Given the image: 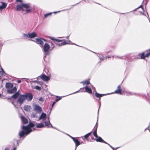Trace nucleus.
<instances>
[{
	"instance_id": "obj_1",
	"label": "nucleus",
	"mask_w": 150,
	"mask_h": 150,
	"mask_svg": "<svg viewBox=\"0 0 150 150\" xmlns=\"http://www.w3.org/2000/svg\"><path fill=\"white\" fill-rule=\"evenodd\" d=\"M43 40L45 42L46 41V39L41 38H36L35 40L34 41L37 44L40 45L41 47H43V49L45 52V57L48 54V51L52 50L54 48L55 45L52 42H47L43 45L44 43Z\"/></svg>"
},
{
	"instance_id": "obj_2",
	"label": "nucleus",
	"mask_w": 150,
	"mask_h": 150,
	"mask_svg": "<svg viewBox=\"0 0 150 150\" xmlns=\"http://www.w3.org/2000/svg\"><path fill=\"white\" fill-rule=\"evenodd\" d=\"M35 126L34 124L30 123L29 124L26 126L22 125L21 128L22 130L20 131L19 133V135L20 138L24 137L29 134L32 131L31 127Z\"/></svg>"
},
{
	"instance_id": "obj_3",
	"label": "nucleus",
	"mask_w": 150,
	"mask_h": 150,
	"mask_svg": "<svg viewBox=\"0 0 150 150\" xmlns=\"http://www.w3.org/2000/svg\"><path fill=\"white\" fill-rule=\"evenodd\" d=\"M40 77L41 78L43 81H47L50 80V78L45 74H42L38 76L37 78V79H38Z\"/></svg>"
},
{
	"instance_id": "obj_4",
	"label": "nucleus",
	"mask_w": 150,
	"mask_h": 150,
	"mask_svg": "<svg viewBox=\"0 0 150 150\" xmlns=\"http://www.w3.org/2000/svg\"><path fill=\"white\" fill-rule=\"evenodd\" d=\"M24 95L25 96V99L28 101L31 100L33 99V96L30 93H27Z\"/></svg>"
},
{
	"instance_id": "obj_5",
	"label": "nucleus",
	"mask_w": 150,
	"mask_h": 150,
	"mask_svg": "<svg viewBox=\"0 0 150 150\" xmlns=\"http://www.w3.org/2000/svg\"><path fill=\"white\" fill-rule=\"evenodd\" d=\"M25 100V99L24 95H21L19 96L18 100V102L19 104L21 105Z\"/></svg>"
},
{
	"instance_id": "obj_6",
	"label": "nucleus",
	"mask_w": 150,
	"mask_h": 150,
	"mask_svg": "<svg viewBox=\"0 0 150 150\" xmlns=\"http://www.w3.org/2000/svg\"><path fill=\"white\" fill-rule=\"evenodd\" d=\"M34 110L37 113H40L41 112L42 108L37 105H35L34 107Z\"/></svg>"
},
{
	"instance_id": "obj_7",
	"label": "nucleus",
	"mask_w": 150,
	"mask_h": 150,
	"mask_svg": "<svg viewBox=\"0 0 150 150\" xmlns=\"http://www.w3.org/2000/svg\"><path fill=\"white\" fill-rule=\"evenodd\" d=\"M121 90L122 89L121 88L120 86L119 85L117 86V89L114 92H113V93H117L120 95H122L123 94L121 92Z\"/></svg>"
},
{
	"instance_id": "obj_8",
	"label": "nucleus",
	"mask_w": 150,
	"mask_h": 150,
	"mask_svg": "<svg viewBox=\"0 0 150 150\" xmlns=\"http://www.w3.org/2000/svg\"><path fill=\"white\" fill-rule=\"evenodd\" d=\"M71 139H73V141L74 142L75 144V150L76 149L77 147L81 144L80 142L79 141L78 139H76L74 137H71Z\"/></svg>"
},
{
	"instance_id": "obj_9",
	"label": "nucleus",
	"mask_w": 150,
	"mask_h": 150,
	"mask_svg": "<svg viewBox=\"0 0 150 150\" xmlns=\"http://www.w3.org/2000/svg\"><path fill=\"white\" fill-rule=\"evenodd\" d=\"M46 114L45 113L43 112L41 114V115L39 117L38 120H37L39 121L40 120L42 119L43 121H44L46 119Z\"/></svg>"
},
{
	"instance_id": "obj_10",
	"label": "nucleus",
	"mask_w": 150,
	"mask_h": 150,
	"mask_svg": "<svg viewBox=\"0 0 150 150\" xmlns=\"http://www.w3.org/2000/svg\"><path fill=\"white\" fill-rule=\"evenodd\" d=\"M109 94H100L99 93H97V92H96L95 93V95L98 98H99V99H98V100H100V98L102 97V96L106 95H107Z\"/></svg>"
},
{
	"instance_id": "obj_11",
	"label": "nucleus",
	"mask_w": 150,
	"mask_h": 150,
	"mask_svg": "<svg viewBox=\"0 0 150 150\" xmlns=\"http://www.w3.org/2000/svg\"><path fill=\"white\" fill-rule=\"evenodd\" d=\"M17 90V88L16 87H14L12 89H9L7 90V92L9 93H13L15 92Z\"/></svg>"
},
{
	"instance_id": "obj_12",
	"label": "nucleus",
	"mask_w": 150,
	"mask_h": 150,
	"mask_svg": "<svg viewBox=\"0 0 150 150\" xmlns=\"http://www.w3.org/2000/svg\"><path fill=\"white\" fill-rule=\"evenodd\" d=\"M85 88L86 90L85 92H87L88 93L90 94H91L92 93V91L91 87H89V86H86L85 87Z\"/></svg>"
},
{
	"instance_id": "obj_13",
	"label": "nucleus",
	"mask_w": 150,
	"mask_h": 150,
	"mask_svg": "<svg viewBox=\"0 0 150 150\" xmlns=\"http://www.w3.org/2000/svg\"><path fill=\"white\" fill-rule=\"evenodd\" d=\"M98 118H97V122L96 123V125L95 126V127H96V129L95 130V131H94V132H93V134L94 135V136L96 137V138H97V137H98V136L97 134V127H98Z\"/></svg>"
},
{
	"instance_id": "obj_14",
	"label": "nucleus",
	"mask_w": 150,
	"mask_h": 150,
	"mask_svg": "<svg viewBox=\"0 0 150 150\" xmlns=\"http://www.w3.org/2000/svg\"><path fill=\"white\" fill-rule=\"evenodd\" d=\"M67 44H72V42L68 40H67L66 41H65L61 43V45H64Z\"/></svg>"
},
{
	"instance_id": "obj_15",
	"label": "nucleus",
	"mask_w": 150,
	"mask_h": 150,
	"mask_svg": "<svg viewBox=\"0 0 150 150\" xmlns=\"http://www.w3.org/2000/svg\"><path fill=\"white\" fill-rule=\"evenodd\" d=\"M49 117H48V121H45V123L46 126H47L49 127H53L52 125L50 123L49 121Z\"/></svg>"
},
{
	"instance_id": "obj_16",
	"label": "nucleus",
	"mask_w": 150,
	"mask_h": 150,
	"mask_svg": "<svg viewBox=\"0 0 150 150\" xmlns=\"http://www.w3.org/2000/svg\"><path fill=\"white\" fill-rule=\"evenodd\" d=\"M95 140H96V141L97 142H101L102 143H104L106 144H107V143L104 141L102 139V138L100 137H98L96 138L95 139Z\"/></svg>"
},
{
	"instance_id": "obj_17",
	"label": "nucleus",
	"mask_w": 150,
	"mask_h": 150,
	"mask_svg": "<svg viewBox=\"0 0 150 150\" xmlns=\"http://www.w3.org/2000/svg\"><path fill=\"white\" fill-rule=\"evenodd\" d=\"M6 88L8 89H10L13 87V85L10 83H7L6 84Z\"/></svg>"
},
{
	"instance_id": "obj_18",
	"label": "nucleus",
	"mask_w": 150,
	"mask_h": 150,
	"mask_svg": "<svg viewBox=\"0 0 150 150\" xmlns=\"http://www.w3.org/2000/svg\"><path fill=\"white\" fill-rule=\"evenodd\" d=\"M21 120L23 123L24 124H26L28 122L27 119L23 116H21Z\"/></svg>"
},
{
	"instance_id": "obj_19",
	"label": "nucleus",
	"mask_w": 150,
	"mask_h": 150,
	"mask_svg": "<svg viewBox=\"0 0 150 150\" xmlns=\"http://www.w3.org/2000/svg\"><path fill=\"white\" fill-rule=\"evenodd\" d=\"M29 38H33L37 36V34L35 32L29 33Z\"/></svg>"
},
{
	"instance_id": "obj_20",
	"label": "nucleus",
	"mask_w": 150,
	"mask_h": 150,
	"mask_svg": "<svg viewBox=\"0 0 150 150\" xmlns=\"http://www.w3.org/2000/svg\"><path fill=\"white\" fill-rule=\"evenodd\" d=\"M30 107L28 105H25L24 106V109L26 111H30Z\"/></svg>"
},
{
	"instance_id": "obj_21",
	"label": "nucleus",
	"mask_w": 150,
	"mask_h": 150,
	"mask_svg": "<svg viewBox=\"0 0 150 150\" xmlns=\"http://www.w3.org/2000/svg\"><path fill=\"white\" fill-rule=\"evenodd\" d=\"M23 6H22V4H21V5H18L16 6L17 10L18 11L23 10Z\"/></svg>"
},
{
	"instance_id": "obj_22",
	"label": "nucleus",
	"mask_w": 150,
	"mask_h": 150,
	"mask_svg": "<svg viewBox=\"0 0 150 150\" xmlns=\"http://www.w3.org/2000/svg\"><path fill=\"white\" fill-rule=\"evenodd\" d=\"M45 127V125L43 124L42 123L37 124L36 126V127L38 128H41Z\"/></svg>"
},
{
	"instance_id": "obj_23",
	"label": "nucleus",
	"mask_w": 150,
	"mask_h": 150,
	"mask_svg": "<svg viewBox=\"0 0 150 150\" xmlns=\"http://www.w3.org/2000/svg\"><path fill=\"white\" fill-rule=\"evenodd\" d=\"M7 4L4 3L2 2V5L0 6V10L2 9L5 8Z\"/></svg>"
},
{
	"instance_id": "obj_24",
	"label": "nucleus",
	"mask_w": 150,
	"mask_h": 150,
	"mask_svg": "<svg viewBox=\"0 0 150 150\" xmlns=\"http://www.w3.org/2000/svg\"><path fill=\"white\" fill-rule=\"evenodd\" d=\"M22 6L23 7L27 9L29 8L30 6L29 4H23Z\"/></svg>"
},
{
	"instance_id": "obj_25",
	"label": "nucleus",
	"mask_w": 150,
	"mask_h": 150,
	"mask_svg": "<svg viewBox=\"0 0 150 150\" xmlns=\"http://www.w3.org/2000/svg\"><path fill=\"white\" fill-rule=\"evenodd\" d=\"M23 37L26 39L29 38V33H28L27 34L23 33Z\"/></svg>"
},
{
	"instance_id": "obj_26",
	"label": "nucleus",
	"mask_w": 150,
	"mask_h": 150,
	"mask_svg": "<svg viewBox=\"0 0 150 150\" xmlns=\"http://www.w3.org/2000/svg\"><path fill=\"white\" fill-rule=\"evenodd\" d=\"M52 13H48L45 14L44 15V18H46L48 16H50L52 14Z\"/></svg>"
},
{
	"instance_id": "obj_27",
	"label": "nucleus",
	"mask_w": 150,
	"mask_h": 150,
	"mask_svg": "<svg viewBox=\"0 0 150 150\" xmlns=\"http://www.w3.org/2000/svg\"><path fill=\"white\" fill-rule=\"evenodd\" d=\"M146 57L145 56V54H144V52H143L141 53V57L140 58L142 59H145V58Z\"/></svg>"
},
{
	"instance_id": "obj_28",
	"label": "nucleus",
	"mask_w": 150,
	"mask_h": 150,
	"mask_svg": "<svg viewBox=\"0 0 150 150\" xmlns=\"http://www.w3.org/2000/svg\"><path fill=\"white\" fill-rule=\"evenodd\" d=\"M146 51H147L148 52L145 54V56L146 57H148L150 55V49L146 50Z\"/></svg>"
},
{
	"instance_id": "obj_29",
	"label": "nucleus",
	"mask_w": 150,
	"mask_h": 150,
	"mask_svg": "<svg viewBox=\"0 0 150 150\" xmlns=\"http://www.w3.org/2000/svg\"><path fill=\"white\" fill-rule=\"evenodd\" d=\"M81 83H83V85H86L90 83V82L88 80H86L85 81L81 82Z\"/></svg>"
},
{
	"instance_id": "obj_30",
	"label": "nucleus",
	"mask_w": 150,
	"mask_h": 150,
	"mask_svg": "<svg viewBox=\"0 0 150 150\" xmlns=\"http://www.w3.org/2000/svg\"><path fill=\"white\" fill-rule=\"evenodd\" d=\"M31 117H37L38 116L37 115L36 113L33 112L31 115Z\"/></svg>"
},
{
	"instance_id": "obj_31",
	"label": "nucleus",
	"mask_w": 150,
	"mask_h": 150,
	"mask_svg": "<svg viewBox=\"0 0 150 150\" xmlns=\"http://www.w3.org/2000/svg\"><path fill=\"white\" fill-rule=\"evenodd\" d=\"M126 94L127 96H129V95H133L134 94L136 95V94L135 93H133L131 92L128 91L126 92Z\"/></svg>"
},
{
	"instance_id": "obj_32",
	"label": "nucleus",
	"mask_w": 150,
	"mask_h": 150,
	"mask_svg": "<svg viewBox=\"0 0 150 150\" xmlns=\"http://www.w3.org/2000/svg\"><path fill=\"white\" fill-rule=\"evenodd\" d=\"M1 74L2 76H4L5 74V73L3 69L2 68L1 69V71H0Z\"/></svg>"
},
{
	"instance_id": "obj_33",
	"label": "nucleus",
	"mask_w": 150,
	"mask_h": 150,
	"mask_svg": "<svg viewBox=\"0 0 150 150\" xmlns=\"http://www.w3.org/2000/svg\"><path fill=\"white\" fill-rule=\"evenodd\" d=\"M19 95H18L17 93H15L12 96V97L15 99Z\"/></svg>"
},
{
	"instance_id": "obj_34",
	"label": "nucleus",
	"mask_w": 150,
	"mask_h": 150,
	"mask_svg": "<svg viewBox=\"0 0 150 150\" xmlns=\"http://www.w3.org/2000/svg\"><path fill=\"white\" fill-rule=\"evenodd\" d=\"M91 132L88 133L84 136V137L85 139H87L88 137L91 135Z\"/></svg>"
},
{
	"instance_id": "obj_35",
	"label": "nucleus",
	"mask_w": 150,
	"mask_h": 150,
	"mask_svg": "<svg viewBox=\"0 0 150 150\" xmlns=\"http://www.w3.org/2000/svg\"><path fill=\"white\" fill-rule=\"evenodd\" d=\"M64 97V96L59 97V98L56 99H55V100L54 101V102H55V103H56V102H58L59 100H60L61 99H62V97Z\"/></svg>"
},
{
	"instance_id": "obj_36",
	"label": "nucleus",
	"mask_w": 150,
	"mask_h": 150,
	"mask_svg": "<svg viewBox=\"0 0 150 150\" xmlns=\"http://www.w3.org/2000/svg\"><path fill=\"white\" fill-rule=\"evenodd\" d=\"M118 58L120 59H126L127 58V56H122V57H119Z\"/></svg>"
},
{
	"instance_id": "obj_37",
	"label": "nucleus",
	"mask_w": 150,
	"mask_h": 150,
	"mask_svg": "<svg viewBox=\"0 0 150 150\" xmlns=\"http://www.w3.org/2000/svg\"><path fill=\"white\" fill-rule=\"evenodd\" d=\"M35 88L36 89L38 90H40L41 89V88L38 86H36L35 87V88Z\"/></svg>"
},
{
	"instance_id": "obj_38",
	"label": "nucleus",
	"mask_w": 150,
	"mask_h": 150,
	"mask_svg": "<svg viewBox=\"0 0 150 150\" xmlns=\"http://www.w3.org/2000/svg\"><path fill=\"white\" fill-rule=\"evenodd\" d=\"M62 40H59V39H55L54 40V41H55L57 42H62Z\"/></svg>"
},
{
	"instance_id": "obj_39",
	"label": "nucleus",
	"mask_w": 150,
	"mask_h": 150,
	"mask_svg": "<svg viewBox=\"0 0 150 150\" xmlns=\"http://www.w3.org/2000/svg\"><path fill=\"white\" fill-rule=\"evenodd\" d=\"M26 11L27 13H29L31 12V10L30 9L28 8L26 10Z\"/></svg>"
},
{
	"instance_id": "obj_40",
	"label": "nucleus",
	"mask_w": 150,
	"mask_h": 150,
	"mask_svg": "<svg viewBox=\"0 0 150 150\" xmlns=\"http://www.w3.org/2000/svg\"><path fill=\"white\" fill-rule=\"evenodd\" d=\"M49 38L53 41H54V40L55 39V38H54V37H50Z\"/></svg>"
},
{
	"instance_id": "obj_41",
	"label": "nucleus",
	"mask_w": 150,
	"mask_h": 150,
	"mask_svg": "<svg viewBox=\"0 0 150 150\" xmlns=\"http://www.w3.org/2000/svg\"><path fill=\"white\" fill-rule=\"evenodd\" d=\"M33 82H36L38 83H39V81H38L37 80L36 81H32Z\"/></svg>"
},
{
	"instance_id": "obj_42",
	"label": "nucleus",
	"mask_w": 150,
	"mask_h": 150,
	"mask_svg": "<svg viewBox=\"0 0 150 150\" xmlns=\"http://www.w3.org/2000/svg\"><path fill=\"white\" fill-rule=\"evenodd\" d=\"M56 45H58L59 47L62 46V45H61V43H58V44L57 43L56 44Z\"/></svg>"
},
{
	"instance_id": "obj_43",
	"label": "nucleus",
	"mask_w": 150,
	"mask_h": 150,
	"mask_svg": "<svg viewBox=\"0 0 150 150\" xmlns=\"http://www.w3.org/2000/svg\"><path fill=\"white\" fill-rule=\"evenodd\" d=\"M142 6H143V5L142 4L140 6L138 7L137 9L138 8H142L143 9V8H142Z\"/></svg>"
},
{
	"instance_id": "obj_44",
	"label": "nucleus",
	"mask_w": 150,
	"mask_h": 150,
	"mask_svg": "<svg viewBox=\"0 0 150 150\" xmlns=\"http://www.w3.org/2000/svg\"><path fill=\"white\" fill-rule=\"evenodd\" d=\"M100 59L101 61H103L104 60V59L103 57H100Z\"/></svg>"
},
{
	"instance_id": "obj_45",
	"label": "nucleus",
	"mask_w": 150,
	"mask_h": 150,
	"mask_svg": "<svg viewBox=\"0 0 150 150\" xmlns=\"http://www.w3.org/2000/svg\"><path fill=\"white\" fill-rule=\"evenodd\" d=\"M55 102H54H54H53V103H52V108L53 107V106H54V105L55 104Z\"/></svg>"
},
{
	"instance_id": "obj_46",
	"label": "nucleus",
	"mask_w": 150,
	"mask_h": 150,
	"mask_svg": "<svg viewBox=\"0 0 150 150\" xmlns=\"http://www.w3.org/2000/svg\"><path fill=\"white\" fill-rule=\"evenodd\" d=\"M16 1L17 2H22V0H16Z\"/></svg>"
},
{
	"instance_id": "obj_47",
	"label": "nucleus",
	"mask_w": 150,
	"mask_h": 150,
	"mask_svg": "<svg viewBox=\"0 0 150 150\" xmlns=\"http://www.w3.org/2000/svg\"><path fill=\"white\" fill-rule=\"evenodd\" d=\"M39 100L40 101H43V98H40L39 99Z\"/></svg>"
},
{
	"instance_id": "obj_48",
	"label": "nucleus",
	"mask_w": 150,
	"mask_h": 150,
	"mask_svg": "<svg viewBox=\"0 0 150 150\" xmlns=\"http://www.w3.org/2000/svg\"><path fill=\"white\" fill-rule=\"evenodd\" d=\"M146 13H147V14L148 16V19L149 20V22H150V18H149V15H148V13H147V12Z\"/></svg>"
},
{
	"instance_id": "obj_49",
	"label": "nucleus",
	"mask_w": 150,
	"mask_h": 150,
	"mask_svg": "<svg viewBox=\"0 0 150 150\" xmlns=\"http://www.w3.org/2000/svg\"><path fill=\"white\" fill-rule=\"evenodd\" d=\"M79 91H76V92H74V93H71V94L76 93H77V92H79ZM71 94H70V95H71Z\"/></svg>"
},
{
	"instance_id": "obj_50",
	"label": "nucleus",
	"mask_w": 150,
	"mask_h": 150,
	"mask_svg": "<svg viewBox=\"0 0 150 150\" xmlns=\"http://www.w3.org/2000/svg\"><path fill=\"white\" fill-rule=\"evenodd\" d=\"M16 93H17L18 95L19 96L20 95L19 91H18Z\"/></svg>"
},
{
	"instance_id": "obj_51",
	"label": "nucleus",
	"mask_w": 150,
	"mask_h": 150,
	"mask_svg": "<svg viewBox=\"0 0 150 150\" xmlns=\"http://www.w3.org/2000/svg\"><path fill=\"white\" fill-rule=\"evenodd\" d=\"M119 148V147H117L116 148H113V150H116L117 149H118Z\"/></svg>"
},
{
	"instance_id": "obj_52",
	"label": "nucleus",
	"mask_w": 150,
	"mask_h": 150,
	"mask_svg": "<svg viewBox=\"0 0 150 150\" xmlns=\"http://www.w3.org/2000/svg\"><path fill=\"white\" fill-rule=\"evenodd\" d=\"M60 11H59L57 12H54L53 13H57L59 12Z\"/></svg>"
},
{
	"instance_id": "obj_53",
	"label": "nucleus",
	"mask_w": 150,
	"mask_h": 150,
	"mask_svg": "<svg viewBox=\"0 0 150 150\" xmlns=\"http://www.w3.org/2000/svg\"><path fill=\"white\" fill-rule=\"evenodd\" d=\"M21 80H19L17 81V82L18 83H20L21 82Z\"/></svg>"
},
{
	"instance_id": "obj_54",
	"label": "nucleus",
	"mask_w": 150,
	"mask_h": 150,
	"mask_svg": "<svg viewBox=\"0 0 150 150\" xmlns=\"http://www.w3.org/2000/svg\"><path fill=\"white\" fill-rule=\"evenodd\" d=\"M100 106L99 107V109L98 110V112H99V108H100Z\"/></svg>"
},
{
	"instance_id": "obj_55",
	"label": "nucleus",
	"mask_w": 150,
	"mask_h": 150,
	"mask_svg": "<svg viewBox=\"0 0 150 150\" xmlns=\"http://www.w3.org/2000/svg\"><path fill=\"white\" fill-rule=\"evenodd\" d=\"M145 6L146 5V4H147V1L146 0H145Z\"/></svg>"
},
{
	"instance_id": "obj_56",
	"label": "nucleus",
	"mask_w": 150,
	"mask_h": 150,
	"mask_svg": "<svg viewBox=\"0 0 150 150\" xmlns=\"http://www.w3.org/2000/svg\"><path fill=\"white\" fill-rule=\"evenodd\" d=\"M5 150H9V149L8 148H6L5 149Z\"/></svg>"
},
{
	"instance_id": "obj_57",
	"label": "nucleus",
	"mask_w": 150,
	"mask_h": 150,
	"mask_svg": "<svg viewBox=\"0 0 150 150\" xmlns=\"http://www.w3.org/2000/svg\"><path fill=\"white\" fill-rule=\"evenodd\" d=\"M16 150V147L14 148L13 149V150Z\"/></svg>"
},
{
	"instance_id": "obj_58",
	"label": "nucleus",
	"mask_w": 150,
	"mask_h": 150,
	"mask_svg": "<svg viewBox=\"0 0 150 150\" xmlns=\"http://www.w3.org/2000/svg\"><path fill=\"white\" fill-rule=\"evenodd\" d=\"M68 136L70 137L71 138V137H71V136H70V135H68Z\"/></svg>"
},
{
	"instance_id": "obj_59",
	"label": "nucleus",
	"mask_w": 150,
	"mask_h": 150,
	"mask_svg": "<svg viewBox=\"0 0 150 150\" xmlns=\"http://www.w3.org/2000/svg\"><path fill=\"white\" fill-rule=\"evenodd\" d=\"M68 136L70 137L71 138V137H71V136H70V135H68Z\"/></svg>"
},
{
	"instance_id": "obj_60",
	"label": "nucleus",
	"mask_w": 150,
	"mask_h": 150,
	"mask_svg": "<svg viewBox=\"0 0 150 150\" xmlns=\"http://www.w3.org/2000/svg\"><path fill=\"white\" fill-rule=\"evenodd\" d=\"M108 145H109V146L112 148V146H111L109 144Z\"/></svg>"
},
{
	"instance_id": "obj_61",
	"label": "nucleus",
	"mask_w": 150,
	"mask_h": 150,
	"mask_svg": "<svg viewBox=\"0 0 150 150\" xmlns=\"http://www.w3.org/2000/svg\"><path fill=\"white\" fill-rule=\"evenodd\" d=\"M54 129H56L57 130H59L57 128H55V127H54Z\"/></svg>"
},
{
	"instance_id": "obj_62",
	"label": "nucleus",
	"mask_w": 150,
	"mask_h": 150,
	"mask_svg": "<svg viewBox=\"0 0 150 150\" xmlns=\"http://www.w3.org/2000/svg\"><path fill=\"white\" fill-rule=\"evenodd\" d=\"M69 38V36H67L66 37L67 38Z\"/></svg>"
},
{
	"instance_id": "obj_63",
	"label": "nucleus",
	"mask_w": 150,
	"mask_h": 150,
	"mask_svg": "<svg viewBox=\"0 0 150 150\" xmlns=\"http://www.w3.org/2000/svg\"><path fill=\"white\" fill-rule=\"evenodd\" d=\"M144 1V0H143L142 4L143 3Z\"/></svg>"
},
{
	"instance_id": "obj_64",
	"label": "nucleus",
	"mask_w": 150,
	"mask_h": 150,
	"mask_svg": "<svg viewBox=\"0 0 150 150\" xmlns=\"http://www.w3.org/2000/svg\"><path fill=\"white\" fill-rule=\"evenodd\" d=\"M107 57L109 58V57H106L105 58H107Z\"/></svg>"
}]
</instances>
